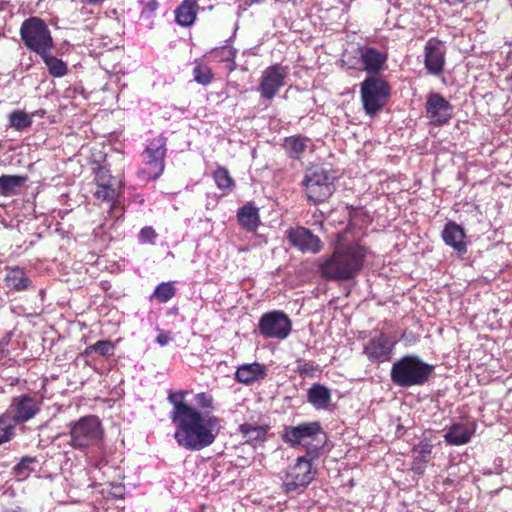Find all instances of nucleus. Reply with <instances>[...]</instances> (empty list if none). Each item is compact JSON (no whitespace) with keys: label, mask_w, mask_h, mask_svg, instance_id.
I'll return each instance as SVG.
<instances>
[{"label":"nucleus","mask_w":512,"mask_h":512,"mask_svg":"<svg viewBox=\"0 0 512 512\" xmlns=\"http://www.w3.org/2000/svg\"><path fill=\"white\" fill-rule=\"evenodd\" d=\"M156 238H157L156 231L152 227H149V226L142 228L139 233V241L142 244H145V243L153 244L155 242Z\"/></svg>","instance_id":"obj_40"},{"label":"nucleus","mask_w":512,"mask_h":512,"mask_svg":"<svg viewBox=\"0 0 512 512\" xmlns=\"http://www.w3.org/2000/svg\"><path fill=\"white\" fill-rule=\"evenodd\" d=\"M20 36L24 45L39 56H45L54 48L53 38L46 23L38 17L23 21Z\"/></svg>","instance_id":"obj_6"},{"label":"nucleus","mask_w":512,"mask_h":512,"mask_svg":"<svg viewBox=\"0 0 512 512\" xmlns=\"http://www.w3.org/2000/svg\"><path fill=\"white\" fill-rule=\"evenodd\" d=\"M476 431L474 422L453 423L444 434V440L449 445L461 446L467 444Z\"/></svg>","instance_id":"obj_19"},{"label":"nucleus","mask_w":512,"mask_h":512,"mask_svg":"<svg viewBox=\"0 0 512 512\" xmlns=\"http://www.w3.org/2000/svg\"><path fill=\"white\" fill-rule=\"evenodd\" d=\"M48 68L49 73L54 77H63L67 74V65L61 59L51 55L47 52L45 56H40Z\"/></svg>","instance_id":"obj_31"},{"label":"nucleus","mask_w":512,"mask_h":512,"mask_svg":"<svg viewBox=\"0 0 512 512\" xmlns=\"http://www.w3.org/2000/svg\"><path fill=\"white\" fill-rule=\"evenodd\" d=\"M26 181V177L18 175H2L0 176V189L3 196H9L16 192V189L22 186Z\"/></svg>","instance_id":"obj_29"},{"label":"nucleus","mask_w":512,"mask_h":512,"mask_svg":"<svg viewBox=\"0 0 512 512\" xmlns=\"http://www.w3.org/2000/svg\"><path fill=\"white\" fill-rule=\"evenodd\" d=\"M96 189L94 197L106 203H114L117 198V192L114 187L115 179L110 175L105 167H100L95 175Z\"/></svg>","instance_id":"obj_18"},{"label":"nucleus","mask_w":512,"mask_h":512,"mask_svg":"<svg viewBox=\"0 0 512 512\" xmlns=\"http://www.w3.org/2000/svg\"><path fill=\"white\" fill-rule=\"evenodd\" d=\"M287 75L288 67L281 64H274L265 68L262 71L258 86L261 98L272 100L285 85Z\"/></svg>","instance_id":"obj_11"},{"label":"nucleus","mask_w":512,"mask_h":512,"mask_svg":"<svg viewBox=\"0 0 512 512\" xmlns=\"http://www.w3.org/2000/svg\"><path fill=\"white\" fill-rule=\"evenodd\" d=\"M291 327V320L281 311L265 313L259 321V331L266 338L283 340L290 334Z\"/></svg>","instance_id":"obj_12"},{"label":"nucleus","mask_w":512,"mask_h":512,"mask_svg":"<svg viewBox=\"0 0 512 512\" xmlns=\"http://www.w3.org/2000/svg\"><path fill=\"white\" fill-rule=\"evenodd\" d=\"M308 140L299 136L288 137L285 140L284 147L286 152L292 158H300L307 148Z\"/></svg>","instance_id":"obj_30"},{"label":"nucleus","mask_w":512,"mask_h":512,"mask_svg":"<svg viewBox=\"0 0 512 512\" xmlns=\"http://www.w3.org/2000/svg\"><path fill=\"white\" fill-rule=\"evenodd\" d=\"M283 439L293 447H305L307 449V456L318 458L327 437L319 422L315 421L285 427Z\"/></svg>","instance_id":"obj_4"},{"label":"nucleus","mask_w":512,"mask_h":512,"mask_svg":"<svg viewBox=\"0 0 512 512\" xmlns=\"http://www.w3.org/2000/svg\"><path fill=\"white\" fill-rule=\"evenodd\" d=\"M369 254V249L358 242L339 244L330 256L321 259V276L335 281L353 279L362 270Z\"/></svg>","instance_id":"obj_2"},{"label":"nucleus","mask_w":512,"mask_h":512,"mask_svg":"<svg viewBox=\"0 0 512 512\" xmlns=\"http://www.w3.org/2000/svg\"><path fill=\"white\" fill-rule=\"evenodd\" d=\"M9 123L12 128L21 131L31 126L32 119L27 113L16 110L9 115Z\"/></svg>","instance_id":"obj_33"},{"label":"nucleus","mask_w":512,"mask_h":512,"mask_svg":"<svg viewBox=\"0 0 512 512\" xmlns=\"http://www.w3.org/2000/svg\"><path fill=\"white\" fill-rule=\"evenodd\" d=\"M421 452L423 454H429L431 452V446H429V445L423 446Z\"/></svg>","instance_id":"obj_45"},{"label":"nucleus","mask_w":512,"mask_h":512,"mask_svg":"<svg viewBox=\"0 0 512 512\" xmlns=\"http://www.w3.org/2000/svg\"><path fill=\"white\" fill-rule=\"evenodd\" d=\"M172 422L176 426L174 433L176 442L190 451H200L213 444L220 428L218 417L203 413L197 408H193Z\"/></svg>","instance_id":"obj_1"},{"label":"nucleus","mask_w":512,"mask_h":512,"mask_svg":"<svg viewBox=\"0 0 512 512\" xmlns=\"http://www.w3.org/2000/svg\"><path fill=\"white\" fill-rule=\"evenodd\" d=\"M425 67L430 74L440 75L445 64V46L442 42L430 39L424 48Z\"/></svg>","instance_id":"obj_17"},{"label":"nucleus","mask_w":512,"mask_h":512,"mask_svg":"<svg viewBox=\"0 0 512 512\" xmlns=\"http://www.w3.org/2000/svg\"><path fill=\"white\" fill-rule=\"evenodd\" d=\"M390 94V85L381 77L369 76L360 84L363 109L370 117H374L384 108Z\"/></svg>","instance_id":"obj_7"},{"label":"nucleus","mask_w":512,"mask_h":512,"mask_svg":"<svg viewBox=\"0 0 512 512\" xmlns=\"http://www.w3.org/2000/svg\"><path fill=\"white\" fill-rule=\"evenodd\" d=\"M185 391H177V392H170L168 395V401L173 406V409L170 413V419L172 421L176 420L180 416L184 415L185 413L189 412L194 406L188 404L185 402Z\"/></svg>","instance_id":"obj_27"},{"label":"nucleus","mask_w":512,"mask_h":512,"mask_svg":"<svg viewBox=\"0 0 512 512\" xmlns=\"http://www.w3.org/2000/svg\"><path fill=\"white\" fill-rule=\"evenodd\" d=\"M69 444L78 450L99 447L103 441L104 430L97 416L81 417L71 424Z\"/></svg>","instance_id":"obj_5"},{"label":"nucleus","mask_w":512,"mask_h":512,"mask_svg":"<svg viewBox=\"0 0 512 512\" xmlns=\"http://www.w3.org/2000/svg\"><path fill=\"white\" fill-rule=\"evenodd\" d=\"M394 345L388 335L379 332L369 339L363 352L371 362L384 363L391 359Z\"/></svg>","instance_id":"obj_13"},{"label":"nucleus","mask_w":512,"mask_h":512,"mask_svg":"<svg viewBox=\"0 0 512 512\" xmlns=\"http://www.w3.org/2000/svg\"><path fill=\"white\" fill-rule=\"evenodd\" d=\"M237 219L244 229L254 231L260 224L259 209L253 204L247 203L238 209Z\"/></svg>","instance_id":"obj_26"},{"label":"nucleus","mask_w":512,"mask_h":512,"mask_svg":"<svg viewBox=\"0 0 512 512\" xmlns=\"http://www.w3.org/2000/svg\"><path fill=\"white\" fill-rule=\"evenodd\" d=\"M197 0H184L175 10L176 23L182 27L194 24L198 12Z\"/></svg>","instance_id":"obj_24"},{"label":"nucleus","mask_w":512,"mask_h":512,"mask_svg":"<svg viewBox=\"0 0 512 512\" xmlns=\"http://www.w3.org/2000/svg\"><path fill=\"white\" fill-rule=\"evenodd\" d=\"M6 286L16 291L28 290L32 287V281L20 267H10L5 276Z\"/></svg>","instance_id":"obj_25"},{"label":"nucleus","mask_w":512,"mask_h":512,"mask_svg":"<svg viewBox=\"0 0 512 512\" xmlns=\"http://www.w3.org/2000/svg\"><path fill=\"white\" fill-rule=\"evenodd\" d=\"M42 400L37 396L20 395L15 397L11 404V411L15 422L24 423L32 419L39 411Z\"/></svg>","instance_id":"obj_16"},{"label":"nucleus","mask_w":512,"mask_h":512,"mask_svg":"<svg viewBox=\"0 0 512 512\" xmlns=\"http://www.w3.org/2000/svg\"><path fill=\"white\" fill-rule=\"evenodd\" d=\"M195 401L201 408L212 409L213 398L207 393H198L195 395Z\"/></svg>","instance_id":"obj_42"},{"label":"nucleus","mask_w":512,"mask_h":512,"mask_svg":"<svg viewBox=\"0 0 512 512\" xmlns=\"http://www.w3.org/2000/svg\"><path fill=\"white\" fill-rule=\"evenodd\" d=\"M296 372L304 377H314L316 373L321 372V369L319 365L315 364L313 361L298 359Z\"/></svg>","instance_id":"obj_36"},{"label":"nucleus","mask_w":512,"mask_h":512,"mask_svg":"<svg viewBox=\"0 0 512 512\" xmlns=\"http://www.w3.org/2000/svg\"><path fill=\"white\" fill-rule=\"evenodd\" d=\"M13 433V427L0 418V444L10 440Z\"/></svg>","instance_id":"obj_41"},{"label":"nucleus","mask_w":512,"mask_h":512,"mask_svg":"<svg viewBox=\"0 0 512 512\" xmlns=\"http://www.w3.org/2000/svg\"><path fill=\"white\" fill-rule=\"evenodd\" d=\"M331 391L328 387L315 383L307 391V401L317 410H326L331 404Z\"/></svg>","instance_id":"obj_23"},{"label":"nucleus","mask_w":512,"mask_h":512,"mask_svg":"<svg viewBox=\"0 0 512 512\" xmlns=\"http://www.w3.org/2000/svg\"><path fill=\"white\" fill-rule=\"evenodd\" d=\"M214 53L217 57H219L220 61L229 62V70L233 71L236 68L235 57H236V49L231 46H223L218 49H215Z\"/></svg>","instance_id":"obj_37"},{"label":"nucleus","mask_w":512,"mask_h":512,"mask_svg":"<svg viewBox=\"0 0 512 512\" xmlns=\"http://www.w3.org/2000/svg\"><path fill=\"white\" fill-rule=\"evenodd\" d=\"M142 5L141 15L150 18L158 9L157 0H140Z\"/></svg>","instance_id":"obj_39"},{"label":"nucleus","mask_w":512,"mask_h":512,"mask_svg":"<svg viewBox=\"0 0 512 512\" xmlns=\"http://www.w3.org/2000/svg\"><path fill=\"white\" fill-rule=\"evenodd\" d=\"M443 241L453 247L460 253L466 252V244L464 242V229L453 221L448 222L442 231Z\"/></svg>","instance_id":"obj_21"},{"label":"nucleus","mask_w":512,"mask_h":512,"mask_svg":"<svg viewBox=\"0 0 512 512\" xmlns=\"http://www.w3.org/2000/svg\"><path fill=\"white\" fill-rule=\"evenodd\" d=\"M289 243L303 253H318L322 248L320 238L304 227H295L287 230Z\"/></svg>","instance_id":"obj_15"},{"label":"nucleus","mask_w":512,"mask_h":512,"mask_svg":"<svg viewBox=\"0 0 512 512\" xmlns=\"http://www.w3.org/2000/svg\"><path fill=\"white\" fill-rule=\"evenodd\" d=\"M335 176L321 166H313L306 170L302 184L307 199L319 203L328 199L335 191Z\"/></svg>","instance_id":"obj_8"},{"label":"nucleus","mask_w":512,"mask_h":512,"mask_svg":"<svg viewBox=\"0 0 512 512\" xmlns=\"http://www.w3.org/2000/svg\"><path fill=\"white\" fill-rule=\"evenodd\" d=\"M434 372V366L419 356L405 355L392 364L391 381L399 387L409 388L426 384Z\"/></svg>","instance_id":"obj_3"},{"label":"nucleus","mask_w":512,"mask_h":512,"mask_svg":"<svg viewBox=\"0 0 512 512\" xmlns=\"http://www.w3.org/2000/svg\"><path fill=\"white\" fill-rule=\"evenodd\" d=\"M266 377L264 365L254 362L243 364L237 368L235 378L238 382L249 385Z\"/></svg>","instance_id":"obj_22"},{"label":"nucleus","mask_w":512,"mask_h":512,"mask_svg":"<svg viewBox=\"0 0 512 512\" xmlns=\"http://www.w3.org/2000/svg\"><path fill=\"white\" fill-rule=\"evenodd\" d=\"M194 80L202 85H207L211 82L212 72L207 66L197 65L193 69Z\"/></svg>","instance_id":"obj_38"},{"label":"nucleus","mask_w":512,"mask_h":512,"mask_svg":"<svg viewBox=\"0 0 512 512\" xmlns=\"http://www.w3.org/2000/svg\"><path fill=\"white\" fill-rule=\"evenodd\" d=\"M175 291L176 289L171 282H163L155 288L153 296L160 302L165 303L174 297Z\"/></svg>","instance_id":"obj_35"},{"label":"nucleus","mask_w":512,"mask_h":512,"mask_svg":"<svg viewBox=\"0 0 512 512\" xmlns=\"http://www.w3.org/2000/svg\"><path fill=\"white\" fill-rule=\"evenodd\" d=\"M239 430L249 443H257L264 441L267 434V427L261 425H253L244 423L240 425Z\"/></svg>","instance_id":"obj_28"},{"label":"nucleus","mask_w":512,"mask_h":512,"mask_svg":"<svg viewBox=\"0 0 512 512\" xmlns=\"http://www.w3.org/2000/svg\"><path fill=\"white\" fill-rule=\"evenodd\" d=\"M213 178L217 187L221 190H231L235 185L229 171L222 166L217 167L213 173Z\"/></svg>","instance_id":"obj_32"},{"label":"nucleus","mask_w":512,"mask_h":512,"mask_svg":"<svg viewBox=\"0 0 512 512\" xmlns=\"http://www.w3.org/2000/svg\"><path fill=\"white\" fill-rule=\"evenodd\" d=\"M114 352V345L109 340H100L86 348L85 354L92 355L93 353L101 356H109Z\"/></svg>","instance_id":"obj_34"},{"label":"nucleus","mask_w":512,"mask_h":512,"mask_svg":"<svg viewBox=\"0 0 512 512\" xmlns=\"http://www.w3.org/2000/svg\"><path fill=\"white\" fill-rule=\"evenodd\" d=\"M166 142L165 137L158 136L144 150L142 154L144 167L141 173L145 175V179L154 180L162 175L165 168Z\"/></svg>","instance_id":"obj_9"},{"label":"nucleus","mask_w":512,"mask_h":512,"mask_svg":"<svg viewBox=\"0 0 512 512\" xmlns=\"http://www.w3.org/2000/svg\"><path fill=\"white\" fill-rule=\"evenodd\" d=\"M315 458L301 456L296 462L289 466L284 482L286 491H293L299 487L308 486L314 479L316 471L312 468V461Z\"/></svg>","instance_id":"obj_10"},{"label":"nucleus","mask_w":512,"mask_h":512,"mask_svg":"<svg viewBox=\"0 0 512 512\" xmlns=\"http://www.w3.org/2000/svg\"><path fill=\"white\" fill-rule=\"evenodd\" d=\"M32 462H33L32 459L25 458L16 466V470L18 472H22V471L26 470L28 468V465Z\"/></svg>","instance_id":"obj_44"},{"label":"nucleus","mask_w":512,"mask_h":512,"mask_svg":"<svg viewBox=\"0 0 512 512\" xmlns=\"http://www.w3.org/2000/svg\"><path fill=\"white\" fill-rule=\"evenodd\" d=\"M425 108L427 118L437 126L447 123L453 116V106L438 93L428 94Z\"/></svg>","instance_id":"obj_14"},{"label":"nucleus","mask_w":512,"mask_h":512,"mask_svg":"<svg viewBox=\"0 0 512 512\" xmlns=\"http://www.w3.org/2000/svg\"><path fill=\"white\" fill-rule=\"evenodd\" d=\"M360 60L365 71L368 73H378L384 69L387 55L373 47H364L360 50Z\"/></svg>","instance_id":"obj_20"},{"label":"nucleus","mask_w":512,"mask_h":512,"mask_svg":"<svg viewBox=\"0 0 512 512\" xmlns=\"http://www.w3.org/2000/svg\"><path fill=\"white\" fill-rule=\"evenodd\" d=\"M171 341V336H170V333L169 332H161L157 338H156V342L160 345V346H165L167 345L169 342Z\"/></svg>","instance_id":"obj_43"}]
</instances>
